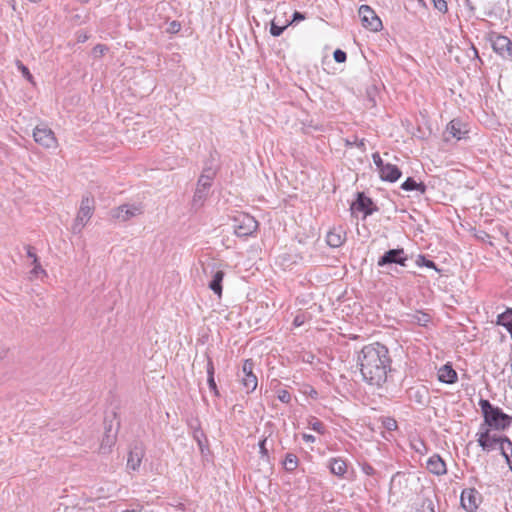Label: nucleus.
<instances>
[{"instance_id":"f3484780","label":"nucleus","mask_w":512,"mask_h":512,"mask_svg":"<svg viewBox=\"0 0 512 512\" xmlns=\"http://www.w3.org/2000/svg\"><path fill=\"white\" fill-rule=\"evenodd\" d=\"M210 194V189L196 185V189L192 198V207L195 210L200 209Z\"/></svg>"},{"instance_id":"72a5a7b5","label":"nucleus","mask_w":512,"mask_h":512,"mask_svg":"<svg viewBox=\"0 0 512 512\" xmlns=\"http://www.w3.org/2000/svg\"><path fill=\"white\" fill-rule=\"evenodd\" d=\"M286 28V26H278L276 25L274 22L271 23V27H270V33L275 36V37H278L280 36L284 29Z\"/></svg>"},{"instance_id":"5701e85b","label":"nucleus","mask_w":512,"mask_h":512,"mask_svg":"<svg viewBox=\"0 0 512 512\" xmlns=\"http://www.w3.org/2000/svg\"><path fill=\"white\" fill-rule=\"evenodd\" d=\"M206 371H207L208 386H209L210 390L212 392H214L215 395H218V389H217V385H216V382L214 379L215 368H214L213 361L209 356H207Z\"/></svg>"},{"instance_id":"dca6fc26","label":"nucleus","mask_w":512,"mask_h":512,"mask_svg":"<svg viewBox=\"0 0 512 512\" xmlns=\"http://www.w3.org/2000/svg\"><path fill=\"white\" fill-rule=\"evenodd\" d=\"M379 174L382 180L388 182H395L400 178L402 173L396 165L386 163V165L383 168H381Z\"/></svg>"},{"instance_id":"cd10ccee","label":"nucleus","mask_w":512,"mask_h":512,"mask_svg":"<svg viewBox=\"0 0 512 512\" xmlns=\"http://www.w3.org/2000/svg\"><path fill=\"white\" fill-rule=\"evenodd\" d=\"M430 320H431L430 315L427 313H424V312L418 311L412 315V322L416 323L420 326H427V324L430 322Z\"/></svg>"},{"instance_id":"c03bdc74","label":"nucleus","mask_w":512,"mask_h":512,"mask_svg":"<svg viewBox=\"0 0 512 512\" xmlns=\"http://www.w3.org/2000/svg\"><path fill=\"white\" fill-rule=\"evenodd\" d=\"M386 428L389 430H394L397 428V423L394 419H388L386 422Z\"/></svg>"},{"instance_id":"393cba45","label":"nucleus","mask_w":512,"mask_h":512,"mask_svg":"<svg viewBox=\"0 0 512 512\" xmlns=\"http://www.w3.org/2000/svg\"><path fill=\"white\" fill-rule=\"evenodd\" d=\"M406 191L418 190L421 194L426 192V186L423 183H417L413 178H407L401 185Z\"/></svg>"},{"instance_id":"a19ab883","label":"nucleus","mask_w":512,"mask_h":512,"mask_svg":"<svg viewBox=\"0 0 512 512\" xmlns=\"http://www.w3.org/2000/svg\"><path fill=\"white\" fill-rule=\"evenodd\" d=\"M259 449L262 456H268V450L266 448V439H263L259 443Z\"/></svg>"},{"instance_id":"ddd939ff","label":"nucleus","mask_w":512,"mask_h":512,"mask_svg":"<svg viewBox=\"0 0 512 512\" xmlns=\"http://www.w3.org/2000/svg\"><path fill=\"white\" fill-rule=\"evenodd\" d=\"M477 491L464 489L461 493V505L467 512H474L478 508Z\"/></svg>"},{"instance_id":"a878e982","label":"nucleus","mask_w":512,"mask_h":512,"mask_svg":"<svg viewBox=\"0 0 512 512\" xmlns=\"http://www.w3.org/2000/svg\"><path fill=\"white\" fill-rule=\"evenodd\" d=\"M214 176L215 172L211 169L203 171V173L200 175L197 181L198 186L211 189Z\"/></svg>"},{"instance_id":"6e6552de","label":"nucleus","mask_w":512,"mask_h":512,"mask_svg":"<svg viewBox=\"0 0 512 512\" xmlns=\"http://www.w3.org/2000/svg\"><path fill=\"white\" fill-rule=\"evenodd\" d=\"M254 362L252 359H246L242 366L241 383L246 391L253 392L258 385L257 376L253 373Z\"/></svg>"},{"instance_id":"09e8293b","label":"nucleus","mask_w":512,"mask_h":512,"mask_svg":"<svg viewBox=\"0 0 512 512\" xmlns=\"http://www.w3.org/2000/svg\"><path fill=\"white\" fill-rule=\"evenodd\" d=\"M423 512H435L431 502L425 507L423 506Z\"/></svg>"},{"instance_id":"a211bd4d","label":"nucleus","mask_w":512,"mask_h":512,"mask_svg":"<svg viewBox=\"0 0 512 512\" xmlns=\"http://www.w3.org/2000/svg\"><path fill=\"white\" fill-rule=\"evenodd\" d=\"M457 373L452 366L446 364L438 370V380L443 383L453 384L457 381Z\"/></svg>"},{"instance_id":"ea45409f","label":"nucleus","mask_w":512,"mask_h":512,"mask_svg":"<svg viewBox=\"0 0 512 512\" xmlns=\"http://www.w3.org/2000/svg\"><path fill=\"white\" fill-rule=\"evenodd\" d=\"M107 51V47L102 44H98L94 47L93 52L95 55H103Z\"/></svg>"},{"instance_id":"f257e3e1","label":"nucleus","mask_w":512,"mask_h":512,"mask_svg":"<svg viewBox=\"0 0 512 512\" xmlns=\"http://www.w3.org/2000/svg\"><path fill=\"white\" fill-rule=\"evenodd\" d=\"M357 362L364 381L377 387L386 382L391 359L384 345L373 343L364 346L358 354Z\"/></svg>"},{"instance_id":"4468645a","label":"nucleus","mask_w":512,"mask_h":512,"mask_svg":"<svg viewBox=\"0 0 512 512\" xmlns=\"http://www.w3.org/2000/svg\"><path fill=\"white\" fill-rule=\"evenodd\" d=\"M143 457L144 450L142 447L135 446L132 448L128 454L127 469L131 471H138L141 466Z\"/></svg>"},{"instance_id":"6ab92c4d","label":"nucleus","mask_w":512,"mask_h":512,"mask_svg":"<svg viewBox=\"0 0 512 512\" xmlns=\"http://www.w3.org/2000/svg\"><path fill=\"white\" fill-rule=\"evenodd\" d=\"M225 276L224 271L218 269L212 272V279L208 284V287L219 297L222 295V281Z\"/></svg>"},{"instance_id":"7c9ffc66","label":"nucleus","mask_w":512,"mask_h":512,"mask_svg":"<svg viewBox=\"0 0 512 512\" xmlns=\"http://www.w3.org/2000/svg\"><path fill=\"white\" fill-rule=\"evenodd\" d=\"M434 4V7L441 13H447L448 6L445 0H431Z\"/></svg>"},{"instance_id":"4c0bfd02","label":"nucleus","mask_w":512,"mask_h":512,"mask_svg":"<svg viewBox=\"0 0 512 512\" xmlns=\"http://www.w3.org/2000/svg\"><path fill=\"white\" fill-rule=\"evenodd\" d=\"M33 269H32V273L35 274V275H38L39 273H44L45 274V270L41 267V264L38 260V258H35V261H33Z\"/></svg>"},{"instance_id":"423d86ee","label":"nucleus","mask_w":512,"mask_h":512,"mask_svg":"<svg viewBox=\"0 0 512 512\" xmlns=\"http://www.w3.org/2000/svg\"><path fill=\"white\" fill-rule=\"evenodd\" d=\"M33 138L37 144L46 149H56L58 147L54 132L47 126H36L33 131Z\"/></svg>"},{"instance_id":"9b49d317","label":"nucleus","mask_w":512,"mask_h":512,"mask_svg":"<svg viewBox=\"0 0 512 512\" xmlns=\"http://www.w3.org/2000/svg\"><path fill=\"white\" fill-rule=\"evenodd\" d=\"M492 47L503 58L512 60V42L508 37L496 36L492 42Z\"/></svg>"},{"instance_id":"864d4df0","label":"nucleus","mask_w":512,"mask_h":512,"mask_svg":"<svg viewBox=\"0 0 512 512\" xmlns=\"http://www.w3.org/2000/svg\"><path fill=\"white\" fill-rule=\"evenodd\" d=\"M81 39H83L84 41L85 39H87V36H81Z\"/></svg>"},{"instance_id":"c85d7f7f","label":"nucleus","mask_w":512,"mask_h":512,"mask_svg":"<svg viewBox=\"0 0 512 512\" xmlns=\"http://www.w3.org/2000/svg\"><path fill=\"white\" fill-rule=\"evenodd\" d=\"M309 426L312 430H314L320 434L324 433V424L317 418H312L309 421Z\"/></svg>"},{"instance_id":"a18cd8bd","label":"nucleus","mask_w":512,"mask_h":512,"mask_svg":"<svg viewBox=\"0 0 512 512\" xmlns=\"http://www.w3.org/2000/svg\"><path fill=\"white\" fill-rule=\"evenodd\" d=\"M302 438L307 443H313L316 440L315 436L311 434H303Z\"/></svg>"},{"instance_id":"5fc2aeb1","label":"nucleus","mask_w":512,"mask_h":512,"mask_svg":"<svg viewBox=\"0 0 512 512\" xmlns=\"http://www.w3.org/2000/svg\"><path fill=\"white\" fill-rule=\"evenodd\" d=\"M123 512H135V510H126V511H123Z\"/></svg>"},{"instance_id":"6e6d98bb","label":"nucleus","mask_w":512,"mask_h":512,"mask_svg":"<svg viewBox=\"0 0 512 512\" xmlns=\"http://www.w3.org/2000/svg\"><path fill=\"white\" fill-rule=\"evenodd\" d=\"M198 440V443L201 444V440H199L198 436H195Z\"/></svg>"},{"instance_id":"8fccbe9b","label":"nucleus","mask_w":512,"mask_h":512,"mask_svg":"<svg viewBox=\"0 0 512 512\" xmlns=\"http://www.w3.org/2000/svg\"><path fill=\"white\" fill-rule=\"evenodd\" d=\"M294 324H295L296 326H299V325L301 324V322L299 321V317H296V318L294 319Z\"/></svg>"},{"instance_id":"20e7f679","label":"nucleus","mask_w":512,"mask_h":512,"mask_svg":"<svg viewBox=\"0 0 512 512\" xmlns=\"http://www.w3.org/2000/svg\"><path fill=\"white\" fill-rule=\"evenodd\" d=\"M258 228V222L247 213H238L233 218L234 233L238 237H247L252 235Z\"/></svg>"},{"instance_id":"58836bf2","label":"nucleus","mask_w":512,"mask_h":512,"mask_svg":"<svg viewBox=\"0 0 512 512\" xmlns=\"http://www.w3.org/2000/svg\"><path fill=\"white\" fill-rule=\"evenodd\" d=\"M180 28H181V25H180V23H179V22H177V21H172V22L169 24L168 28H167V32L174 34V33L179 32Z\"/></svg>"},{"instance_id":"f704fd0d","label":"nucleus","mask_w":512,"mask_h":512,"mask_svg":"<svg viewBox=\"0 0 512 512\" xmlns=\"http://www.w3.org/2000/svg\"><path fill=\"white\" fill-rule=\"evenodd\" d=\"M278 399L283 403H289L291 395L287 390L282 389L278 391Z\"/></svg>"},{"instance_id":"2f4dec72","label":"nucleus","mask_w":512,"mask_h":512,"mask_svg":"<svg viewBox=\"0 0 512 512\" xmlns=\"http://www.w3.org/2000/svg\"><path fill=\"white\" fill-rule=\"evenodd\" d=\"M361 470L367 476H375L377 474L376 470L367 462L361 463Z\"/></svg>"},{"instance_id":"0eeeda50","label":"nucleus","mask_w":512,"mask_h":512,"mask_svg":"<svg viewBox=\"0 0 512 512\" xmlns=\"http://www.w3.org/2000/svg\"><path fill=\"white\" fill-rule=\"evenodd\" d=\"M359 16L362 21V25L374 32L382 29V21L377 16L375 11L368 5H361L359 8Z\"/></svg>"},{"instance_id":"1a4fd4ad","label":"nucleus","mask_w":512,"mask_h":512,"mask_svg":"<svg viewBox=\"0 0 512 512\" xmlns=\"http://www.w3.org/2000/svg\"><path fill=\"white\" fill-rule=\"evenodd\" d=\"M141 213L142 210L139 206L125 204L113 209L111 216L119 221H128Z\"/></svg>"},{"instance_id":"2eb2a0df","label":"nucleus","mask_w":512,"mask_h":512,"mask_svg":"<svg viewBox=\"0 0 512 512\" xmlns=\"http://www.w3.org/2000/svg\"><path fill=\"white\" fill-rule=\"evenodd\" d=\"M353 210L361 211L365 216L370 215L375 210L372 200L363 193H359L357 200L352 204Z\"/></svg>"},{"instance_id":"c756f323","label":"nucleus","mask_w":512,"mask_h":512,"mask_svg":"<svg viewBox=\"0 0 512 512\" xmlns=\"http://www.w3.org/2000/svg\"><path fill=\"white\" fill-rule=\"evenodd\" d=\"M18 69L21 71L23 77H25L29 82L33 83V76L30 73L29 69L23 65L20 61L17 63Z\"/></svg>"},{"instance_id":"49530a36","label":"nucleus","mask_w":512,"mask_h":512,"mask_svg":"<svg viewBox=\"0 0 512 512\" xmlns=\"http://www.w3.org/2000/svg\"><path fill=\"white\" fill-rule=\"evenodd\" d=\"M421 259H422V261H423V265H425L426 267H428V268H434V269L436 268L435 263H434L433 261H431V260H427V259H425L424 257H421Z\"/></svg>"},{"instance_id":"39448f33","label":"nucleus","mask_w":512,"mask_h":512,"mask_svg":"<svg viewBox=\"0 0 512 512\" xmlns=\"http://www.w3.org/2000/svg\"><path fill=\"white\" fill-rule=\"evenodd\" d=\"M483 426L484 425L481 426V431L476 434L477 442L483 451L490 452L496 450L502 442H507V445L511 442L506 436L491 434L490 429H484Z\"/></svg>"},{"instance_id":"79ce46f5","label":"nucleus","mask_w":512,"mask_h":512,"mask_svg":"<svg viewBox=\"0 0 512 512\" xmlns=\"http://www.w3.org/2000/svg\"><path fill=\"white\" fill-rule=\"evenodd\" d=\"M509 457H507V464L509 466L510 471L512 472V442H509Z\"/></svg>"},{"instance_id":"bb28decb","label":"nucleus","mask_w":512,"mask_h":512,"mask_svg":"<svg viewBox=\"0 0 512 512\" xmlns=\"http://www.w3.org/2000/svg\"><path fill=\"white\" fill-rule=\"evenodd\" d=\"M284 468L288 472L294 471L298 467V458L293 453H287L283 462Z\"/></svg>"},{"instance_id":"f03ea898","label":"nucleus","mask_w":512,"mask_h":512,"mask_svg":"<svg viewBox=\"0 0 512 512\" xmlns=\"http://www.w3.org/2000/svg\"><path fill=\"white\" fill-rule=\"evenodd\" d=\"M479 406L484 417L483 425L498 431H504L510 427L512 416L504 413L499 407L493 406L489 400L480 399Z\"/></svg>"},{"instance_id":"c9c22d12","label":"nucleus","mask_w":512,"mask_h":512,"mask_svg":"<svg viewBox=\"0 0 512 512\" xmlns=\"http://www.w3.org/2000/svg\"><path fill=\"white\" fill-rule=\"evenodd\" d=\"M497 449L500 450L501 455L507 461V457H509V448H508L507 442H502L501 444H499Z\"/></svg>"},{"instance_id":"9d476101","label":"nucleus","mask_w":512,"mask_h":512,"mask_svg":"<svg viewBox=\"0 0 512 512\" xmlns=\"http://www.w3.org/2000/svg\"><path fill=\"white\" fill-rule=\"evenodd\" d=\"M406 260L407 256L403 249H391L385 252V254L378 260L377 264L380 267L393 263L405 266Z\"/></svg>"},{"instance_id":"3c124183","label":"nucleus","mask_w":512,"mask_h":512,"mask_svg":"<svg viewBox=\"0 0 512 512\" xmlns=\"http://www.w3.org/2000/svg\"><path fill=\"white\" fill-rule=\"evenodd\" d=\"M80 3H87L89 0H78Z\"/></svg>"},{"instance_id":"37998d69","label":"nucleus","mask_w":512,"mask_h":512,"mask_svg":"<svg viewBox=\"0 0 512 512\" xmlns=\"http://www.w3.org/2000/svg\"><path fill=\"white\" fill-rule=\"evenodd\" d=\"M25 248H26V251H27V256L29 258H32L33 261H35V258H38V257L35 254V252L33 251V248L30 245H27Z\"/></svg>"},{"instance_id":"aec40b11","label":"nucleus","mask_w":512,"mask_h":512,"mask_svg":"<svg viewBox=\"0 0 512 512\" xmlns=\"http://www.w3.org/2000/svg\"><path fill=\"white\" fill-rule=\"evenodd\" d=\"M345 240V236L341 230L333 229L327 233L326 241L330 247H340Z\"/></svg>"},{"instance_id":"f8f14e48","label":"nucleus","mask_w":512,"mask_h":512,"mask_svg":"<svg viewBox=\"0 0 512 512\" xmlns=\"http://www.w3.org/2000/svg\"><path fill=\"white\" fill-rule=\"evenodd\" d=\"M427 470L437 476H441L447 473V467L445 461L438 455H432L426 463Z\"/></svg>"},{"instance_id":"412c9836","label":"nucleus","mask_w":512,"mask_h":512,"mask_svg":"<svg viewBox=\"0 0 512 512\" xmlns=\"http://www.w3.org/2000/svg\"><path fill=\"white\" fill-rule=\"evenodd\" d=\"M116 442V434L111 433V428L106 430V433L100 444V452L103 454L109 453L111 448L114 446Z\"/></svg>"},{"instance_id":"7ed1b4c3","label":"nucleus","mask_w":512,"mask_h":512,"mask_svg":"<svg viewBox=\"0 0 512 512\" xmlns=\"http://www.w3.org/2000/svg\"><path fill=\"white\" fill-rule=\"evenodd\" d=\"M94 212V199L90 196H84L81 200L76 219L72 225L73 233H80L89 222Z\"/></svg>"},{"instance_id":"473e14b6","label":"nucleus","mask_w":512,"mask_h":512,"mask_svg":"<svg viewBox=\"0 0 512 512\" xmlns=\"http://www.w3.org/2000/svg\"><path fill=\"white\" fill-rule=\"evenodd\" d=\"M334 60L338 63H343L346 61L347 55L346 52H344L341 49H336L333 53Z\"/></svg>"},{"instance_id":"e433bc0d","label":"nucleus","mask_w":512,"mask_h":512,"mask_svg":"<svg viewBox=\"0 0 512 512\" xmlns=\"http://www.w3.org/2000/svg\"><path fill=\"white\" fill-rule=\"evenodd\" d=\"M372 158H373L374 164L376 165V167L378 168V171L380 172L381 168H383L386 164L383 163V161L378 153H374L372 155Z\"/></svg>"},{"instance_id":"de8ad7c7","label":"nucleus","mask_w":512,"mask_h":512,"mask_svg":"<svg viewBox=\"0 0 512 512\" xmlns=\"http://www.w3.org/2000/svg\"><path fill=\"white\" fill-rule=\"evenodd\" d=\"M304 19V15L300 12H295L293 14V21H300V20H303Z\"/></svg>"},{"instance_id":"4be33fe9","label":"nucleus","mask_w":512,"mask_h":512,"mask_svg":"<svg viewBox=\"0 0 512 512\" xmlns=\"http://www.w3.org/2000/svg\"><path fill=\"white\" fill-rule=\"evenodd\" d=\"M329 468L332 474L343 476L347 471V464L341 458H332L329 463Z\"/></svg>"},{"instance_id":"603ef678","label":"nucleus","mask_w":512,"mask_h":512,"mask_svg":"<svg viewBox=\"0 0 512 512\" xmlns=\"http://www.w3.org/2000/svg\"><path fill=\"white\" fill-rule=\"evenodd\" d=\"M81 39H83L84 41L85 39H87V36H81Z\"/></svg>"},{"instance_id":"b1692460","label":"nucleus","mask_w":512,"mask_h":512,"mask_svg":"<svg viewBox=\"0 0 512 512\" xmlns=\"http://www.w3.org/2000/svg\"><path fill=\"white\" fill-rule=\"evenodd\" d=\"M447 131L452 137L458 140L462 139L463 135L466 133V131L462 130L461 122L456 119L450 121L447 126Z\"/></svg>"}]
</instances>
